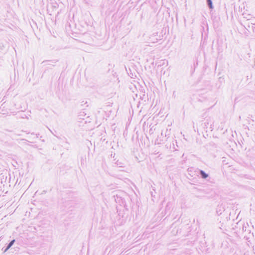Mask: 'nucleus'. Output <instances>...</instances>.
I'll use <instances>...</instances> for the list:
<instances>
[{"label": "nucleus", "mask_w": 255, "mask_h": 255, "mask_svg": "<svg viewBox=\"0 0 255 255\" xmlns=\"http://www.w3.org/2000/svg\"><path fill=\"white\" fill-rule=\"evenodd\" d=\"M201 174L202 175L203 178H206L207 177L208 175L206 174L204 171H201Z\"/></svg>", "instance_id": "1"}, {"label": "nucleus", "mask_w": 255, "mask_h": 255, "mask_svg": "<svg viewBox=\"0 0 255 255\" xmlns=\"http://www.w3.org/2000/svg\"><path fill=\"white\" fill-rule=\"evenodd\" d=\"M14 240H12V241H11L10 242V243L9 244V245H8V246L7 248H6V250H7L9 248H10V247L13 245V244L14 243Z\"/></svg>", "instance_id": "2"}, {"label": "nucleus", "mask_w": 255, "mask_h": 255, "mask_svg": "<svg viewBox=\"0 0 255 255\" xmlns=\"http://www.w3.org/2000/svg\"><path fill=\"white\" fill-rule=\"evenodd\" d=\"M207 1L208 2V4L209 5V6L211 8H212V3L211 1V0H207Z\"/></svg>", "instance_id": "3"}]
</instances>
